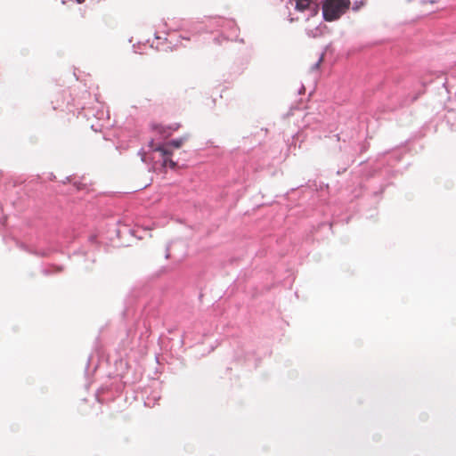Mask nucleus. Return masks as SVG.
<instances>
[{
    "label": "nucleus",
    "instance_id": "nucleus-1",
    "mask_svg": "<svg viewBox=\"0 0 456 456\" xmlns=\"http://www.w3.org/2000/svg\"><path fill=\"white\" fill-rule=\"evenodd\" d=\"M350 0H326L322 5L323 18L327 21L338 20L349 8Z\"/></svg>",
    "mask_w": 456,
    "mask_h": 456
},
{
    "label": "nucleus",
    "instance_id": "nucleus-2",
    "mask_svg": "<svg viewBox=\"0 0 456 456\" xmlns=\"http://www.w3.org/2000/svg\"><path fill=\"white\" fill-rule=\"evenodd\" d=\"M187 140V136H183L160 145L156 149L162 157L163 167H169L170 168H175L176 167V163L170 159L173 153V149H179Z\"/></svg>",
    "mask_w": 456,
    "mask_h": 456
},
{
    "label": "nucleus",
    "instance_id": "nucleus-3",
    "mask_svg": "<svg viewBox=\"0 0 456 456\" xmlns=\"http://www.w3.org/2000/svg\"><path fill=\"white\" fill-rule=\"evenodd\" d=\"M313 0H296L295 8L298 12H304L310 8Z\"/></svg>",
    "mask_w": 456,
    "mask_h": 456
},
{
    "label": "nucleus",
    "instance_id": "nucleus-4",
    "mask_svg": "<svg viewBox=\"0 0 456 456\" xmlns=\"http://www.w3.org/2000/svg\"><path fill=\"white\" fill-rule=\"evenodd\" d=\"M78 4H83L86 0H76Z\"/></svg>",
    "mask_w": 456,
    "mask_h": 456
},
{
    "label": "nucleus",
    "instance_id": "nucleus-5",
    "mask_svg": "<svg viewBox=\"0 0 456 456\" xmlns=\"http://www.w3.org/2000/svg\"><path fill=\"white\" fill-rule=\"evenodd\" d=\"M317 9H318V4H315L314 12H317Z\"/></svg>",
    "mask_w": 456,
    "mask_h": 456
}]
</instances>
